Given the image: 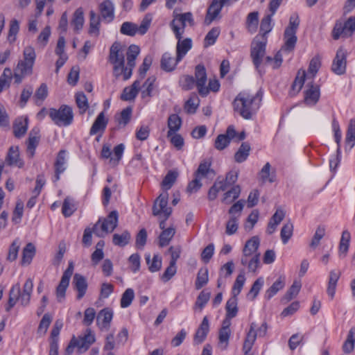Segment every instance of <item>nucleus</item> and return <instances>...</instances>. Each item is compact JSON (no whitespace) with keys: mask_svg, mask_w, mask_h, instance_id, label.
<instances>
[{"mask_svg":"<svg viewBox=\"0 0 355 355\" xmlns=\"http://www.w3.org/2000/svg\"><path fill=\"white\" fill-rule=\"evenodd\" d=\"M263 92L259 89L255 95L240 92L234 98L232 105L234 110L246 120L251 119L260 107Z\"/></svg>","mask_w":355,"mask_h":355,"instance_id":"1","label":"nucleus"},{"mask_svg":"<svg viewBox=\"0 0 355 355\" xmlns=\"http://www.w3.org/2000/svg\"><path fill=\"white\" fill-rule=\"evenodd\" d=\"M168 193L166 191L159 194V196L154 200L152 211L153 215L162 218L159 221V228L166 230V221L172 214V208L168 207Z\"/></svg>","mask_w":355,"mask_h":355,"instance_id":"2","label":"nucleus"},{"mask_svg":"<svg viewBox=\"0 0 355 355\" xmlns=\"http://www.w3.org/2000/svg\"><path fill=\"white\" fill-rule=\"evenodd\" d=\"M52 121L59 127H67L73 121L72 107L67 105H62L58 109L51 107L48 112Z\"/></svg>","mask_w":355,"mask_h":355,"instance_id":"3","label":"nucleus"},{"mask_svg":"<svg viewBox=\"0 0 355 355\" xmlns=\"http://www.w3.org/2000/svg\"><path fill=\"white\" fill-rule=\"evenodd\" d=\"M124 48L119 42H114L110 49L109 62L113 64V74L119 78L124 67Z\"/></svg>","mask_w":355,"mask_h":355,"instance_id":"4","label":"nucleus"},{"mask_svg":"<svg viewBox=\"0 0 355 355\" xmlns=\"http://www.w3.org/2000/svg\"><path fill=\"white\" fill-rule=\"evenodd\" d=\"M266 44L267 38H264L263 40L257 41L254 40L250 49V57L252 58V63L261 76L265 73V71H263L261 68V65L263 61V58L266 52Z\"/></svg>","mask_w":355,"mask_h":355,"instance_id":"5","label":"nucleus"},{"mask_svg":"<svg viewBox=\"0 0 355 355\" xmlns=\"http://www.w3.org/2000/svg\"><path fill=\"white\" fill-rule=\"evenodd\" d=\"M355 32V17H350L343 23L340 20H336L331 31V37L338 40L341 36L348 37L353 35Z\"/></svg>","mask_w":355,"mask_h":355,"instance_id":"6","label":"nucleus"},{"mask_svg":"<svg viewBox=\"0 0 355 355\" xmlns=\"http://www.w3.org/2000/svg\"><path fill=\"white\" fill-rule=\"evenodd\" d=\"M171 28L174 33L175 38L178 40L176 46L177 62H180L187 52L191 49L192 40L191 38L182 40L183 31H180V26L178 25H175L174 21L171 24Z\"/></svg>","mask_w":355,"mask_h":355,"instance_id":"7","label":"nucleus"},{"mask_svg":"<svg viewBox=\"0 0 355 355\" xmlns=\"http://www.w3.org/2000/svg\"><path fill=\"white\" fill-rule=\"evenodd\" d=\"M23 60L18 62L16 71L28 76L31 75L36 59L34 48L31 46H26L23 51Z\"/></svg>","mask_w":355,"mask_h":355,"instance_id":"8","label":"nucleus"},{"mask_svg":"<svg viewBox=\"0 0 355 355\" xmlns=\"http://www.w3.org/2000/svg\"><path fill=\"white\" fill-rule=\"evenodd\" d=\"M243 203L241 200L235 202L229 209L230 219L226 223L225 232L228 235H232L237 232L239 227V220L241 216L243 209Z\"/></svg>","mask_w":355,"mask_h":355,"instance_id":"9","label":"nucleus"},{"mask_svg":"<svg viewBox=\"0 0 355 355\" xmlns=\"http://www.w3.org/2000/svg\"><path fill=\"white\" fill-rule=\"evenodd\" d=\"M347 52L340 46L338 49L331 64V71L336 75L341 76L346 73Z\"/></svg>","mask_w":355,"mask_h":355,"instance_id":"10","label":"nucleus"},{"mask_svg":"<svg viewBox=\"0 0 355 355\" xmlns=\"http://www.w3.org/2000/svg\"><path fill=\"white\" fill-rule=\"evenodd\" d=\"M304 103L308 107L315 106L320 98V87L313 83H308L304 91Z\"/></svg>","mask_w":355,"mask_h":355,"instance_id":"11","label":"nucleus"},{"mask_svg":"<svg viewBox=\"0 0 355 355\" xmlns=\"http://www.w3.org/2000/svg\"><path fill=\"white\" fill-rule=\"evenodd\" d=\"M74 265L73 261H69L67 269L64 271L60 282L56 287V297L59 301L64 299L66 295V291L69 285L70 279L73 275Z\"/></svg>","mask_w":355,"mask_h":355,"instance_id":"12","label":"nucleus"},{"mask_svg":"<svg viewBox=\"0 0 355 355\" xmlns=\"http://www.w3.org/2000/svg\"><path fill=\"white\" fill-rule=\"evenodd\" d=\"M140 49L138 46L132 44L127 51V66L124 65L123 68V79L124 80H128L132 73V70L135 66V60L139 55Z\"/></svg>","mask_w":355,"mask_h":355,"instance_id":"13","label":"nucleus"},{"mask_svg":"<svg viewBox=\"0 0 355 355\" xmlns=\"http://www.w3.org/2000/svg\"><path fill=\"white\" fill-rule=\"evenodd\" d=\"M194 78L196 80L198 94L202 97L207 96L209 94V90L205 85L207 80V75L206 69L203 64H199L196 66Z\"/></svg>","mask_w":355,"mask_h":355,"instance_id":"14","label":"nucleus"},{"mask_svg":"<svg viewBox=\"0 0 355 355\" xmlns=\"http://www.w3.org/2000/svg\"><path fill=\"white\" fill-rule=\"evenodd\" d=\"M101 218V222L99 225L101 227L100 232L104 235L112 232L118 225L119 214L116 210H113L105 218Z\"/></svg>","mask_w":355,"mask_h":355,"instance_id":"15","label":"nucleus"},{"mask_svg":"<svg viewBox=\"0 0 355 355\" xmlns=\"http://www.w3.org/2000/svg\"><path fill=\"white\" fill-rule=\"evenodd\" d=\"M72 285L77 291L76 300H81L86 294L88 284L87 279L83 275L75 273L73 277Z\"/></svg>","mask_w":355,"mask_h":355,"instance_id":"16","label":"nucleus"},{"mask_svg":"<svg viewBox=\"0 0 355 355\" xmlns=\"http://www.w3.org/2000/svg\"><path fill=\"white\" fill-rule=\"evenodd\" d=\"M5 162L8 166H17L19 168L24 167V162L20 158L19 148L11 146L8 149Z\"/></svg>","mask_w":355,"mask_h":355,"instance_id":"17","label":"nucleus"},{"mask_svg":"<svg viewBox=\"0 0 355 355\" xmlns=\"http://www.w3.org/2000/svg\"><path fill=\"white\" fill-rule=\"evenodd\" d=\"M101 218H98V221L94 225L92 228L86 227L83 232V244L85 247H89L92 243V232L98 237H104V234L98 230Z\"/></svg>","mask_w":355,"mask_h":355,"instance_id":"18","label":"nucleus"},{"mask_svg":"<svg viewBox=\"0 0 355 355\" xmlns=\"http://www.w3.org/2000/svg\"><path fill=\"white\" fill-rule=\"evenodd\" d=\"M209 332V323L207 316H205L197 329L194 337L193 343L194 345L201 344L207 338V334Z\"/></svg>","mask_w":355,"mask_h":355,"instance_id":"19","label":"nucleus"},{"mask_svg":"<svg viewBox=\"0 0 355 355\" xmlns=\"http://www.w3.org/2000/svg\"><path fill=\"white\" fill-rule=\"evenodd\" d=\"M40 140V128L34 127L30 132L27 144V153L30 157H34L35 149L39 144Z\"/></svg>","mask_w":355,"mask_h":355,"instance_id":"20","label":"nucleus"},{"mask_svg":"<svg viewBox=\"0 0 355 355\" xmlns=\"http://www.w3.org/2000/svg\"><path fill=\"white\" fill-rule=\"evenodd\" d=\"M103 19L111 22L114 18V6L111 0H105L99 5Z\"/></svg>","mask_w":355,"mask_h":355,"instance_id":"21","label":"nucleus"},{"mask_svg":"<svg viewBox=\"0 0 355 355\" xmlns=\"http://www.w3.org/2000/svg\"><path fill=\"white\" fill-rule=\"evenodd\" d=\"M108 123V119L105 117L104 112H101L96 116L90 130L89 135H94L98 132L103 133Z\"/></svg>","mask_w":355,"mask_h":355,"instance_id":"22","label":"nucleus"},{"mask_svg":"<svg viewBox=\"0 0 355 355\" xmlns=\"http://www.w3.org/2000/svg\"><path fill=\"white\" fill-rule=\"evenodd\" d=\"M223 7L220 5L218 0H212L211 4L207 8V14L205 18V23L209 25L220 14Z\"/></svg>","mask_w":355,"mask_h":355,"instance_id":"23","label":"nucleus"},{"mask_svg":"<svg viewBox=\"0 0 355 355\" xmlns=\"http://www.w3.org/2000/svg\"><path fill=\"white\" fill-rule=\"evenodd\" d=\"M140 81L136 80L130 87H125L121 95V99L124 101L134 100L139 92Z\"/></svg>","mask_w":355,"mask_h":355,"instance_id":"24","label":"nucleus"},{"mask_svg":"<svg viewBox=\"0 0 355 355\" xmlns=\"http://www.w3.org/2000/svg\"><path fill=\"white\" fill-rule=\"evenodd\" d=\"M212 162L211 159H205L200 163L198 169L194 173L195 177L200 179L207 178L209 173L215 174L214 169L211 168Z\"/></svg>","mask_w":355,"mask_h":355,"instance_id":"25","label":"nucleus"},{"mask_svg":"<svg viewBox=\"0 0 355 355\" xmlns=\"http://www.w3.org/2000/svg\"><path fill=\"white\" fill-rule=\"evenodd\" d=\"M270 164L269 162H266L261 168V170L260 171V172L259 173V178L263 183H265L266 182L273 183L276 181V171L273 169L272 171H270Z\"/></svg>","mask_w":355,"mask_h":355,"instance_id":"26","label":"nucleus"},{"mask_svg":"<svg viewBox=\"0 0 355 355\" xmlns=\"http://www.w3.org/2000/svg\"><path fill=\"white\" fill-rule=\"evenodd\" d=\"M182 120L180 116L177 114H172L168 118L167 126L168 130L167 132V137H170L173 133L178 132L181 128Z\"/></svg>","mask_w":355,"mask_h":355,"instance_id":"27","label":"nucleus"},{"mask_svg":"<svg viewBox=\"0 0 355 355\" xmlns=\"http://www.w3.org/2000/svg\"><path fill=\"white\" fill-rule=\"evenodd\" d=\"M132 115V107L128 106L120 112V114H116L114 119L118 123L119 128L125 127L130 121Z\"/></svg>","mask_w":355,"mask_h":355,"instance_id":"28","label":"nucleus"},{"mask_svg":"<svg viewBox=\"0 0 355 355\" xmlns=\"http://www.w3.org/2000/svg\"><path fill=\"white\" fill-rule=\"evenodd\" d=\"M340 272L339 271L331 270L329 272L328 286L327 293L332 300L336 293L337 282L340 278Z\"/></svg>","mask_w":355,"mask_h":355,"instance_id":"29","label":"nucleus"},{"mask_svg":"<svg viewBox=\"0 0 355 355\" xmlns=\"http://www.w3.org/2000/svg\"><path fill=\"white\" fill-rule=\"evenodd\" d=\"M84 21L85 19L83 8H78L75 10L71 21V25L73 26L75 33H78L83 28Z\"/></svg>","mask_w":355,"mask_h":355,"instance_id":"30","label":"nucleus"},{"mask_svg":"<svg viewBox=\"0 0 355 355\" xmlns=\"http://www.w3.org/2000/svg\"><path fill=\"white\" fill-rule=\"evenodd\" d=\"M20 291L19 284L12 286L10 288L9 292V299L5 306V309L7 312H9L16 304L17 300L19 299Z\"/></svg>","mask_w":355,"mask_h":355,"instance_id":"31","label":"nucleus"},{"mask_svg":"<svg viewBox=\"0 0 355 355\" xmlns=\"http://www.w3.org/2000/svg\"><path fill=\"white\" fill-rule=\"evenodd\" d=\"M101 20L94 10L89 12V34L91 35L98 36L100 34Z\"/></svg>","mask_w":355,"mask_h":355,"instance_id":"32","label":"nucleus"},{"mask_svg":"<svg viewBox=\"0 0 355 355\" xmlns=\"http://www.w3.org/2000/svg\"><path fill=\"white\" fill-rule=\"evenodd\" d=\"M284 44L282 46L281 51L284 52L291 53L292 52L295 47L297 37L296 36V33H286L284 32Z\"/></svg>","mask_w":355,"mask_h":355,"instance_id":"33","label":"nucleus"},{"mask_svg":"<svg viewBox=\"0 0 355 355\" xmlns=\"http://www.w3.org/2000/svg\"><path fill=\"white\" fill-rule=\"evenodd\" d=\"M306 79V73L303 71L302 73L298 71L294 81L292 83L290 95L295 96L302 89Z\"/></svg>","mask_w":355,"mask_h":355,"instance_id":"34","label":"nucleus"},{"mask_svg":"<svg viewBox=\"0 0 355 355\" xmlns=\"http://www.w3.org/2000/svg\"><path fill=\"white\" fill-rule=\"evenodd\" d=\"M285 286V277L279 276L272 285L266 291L265 297L270 300L277 292Z\"/></svg>","mask_w":355,"mask_h":355,"instance_id":"35","label":"nucleus"},{"mask_svg":"<svg viewBox=\"0 0 355 355\" xmlns=\"http://www.w3.org/2000/svg\"><path fill=\"white\" fill-rule=\"evenodd\" d=\"M200 99L195 92L190 94L189 99L185 102L184 109L187 114H195L199 106Z\"/></svg>","mask_w":355,"mask_h":355,"instance_id":"36","label":"nucleus"},{"mask_svg":"<svg viewBox=\"0 0 355 355\" xmlns=\"http://www.w3.org/2000/svg\"><path fill=\"white\" fill-rule=\"evenodd\" d=\"M351 234L348 230H343L339 243L338 251L340 257H345L349 247Z\"/></svg>","mask_w":355,"mask_h":355,"instance_id":"37","label":"nucleus"},{"mask_svg":"<svg viewBox=\"0 0 355 355\" xmlns=\"http://www.w3.org/2000/svg\"><path fill=\"white\" fill-rule=\"evenodd\" d=\"M260 241L258 236H254L248 240L243 250V253L245 256H251L258 250Z\"/></svg>","mask_w":355,"mask_h":355,"instance_id":"38","label":"nucleus"},{"mask_svg":"<svg viewBox=\"0 0 355 355\" xmlns=\"http://www.w3.org/2000/svg\"><path fill=\"white\" fill-rule=\"evenodd\" d=\"M35 247L32 243H28L22 251L21 265L30 264L35 254Z\"/></svg>","mask_w":355,"mask_h":355,"instance_id":"39","label":"nucleus"},{"mask_svg":"<svg viewBox=\"0 0 355 355\" xmlns=\"http://www.w3.org/2000/svg\"><path fill=\"white\" fill-rule=\"evenodd\" d=\"M250 151V146L248 142H243L234 155V159L238 163L245 162Z\"/></svg>","mask_w":355,"mask_h":355,"instance_id":"40","label":"nucleus"},{"mask_svg":"<svg viewBox=\"0 0 355 355\" xmlns=\"http://www.w3.org/2000/svg\"><path fill=\"white\" fill-rule=\"evenodd\" d=\"M131 234L128 230H124L121 234H114L112 236V243L114 245L125 247L130 241Z\"/></svg>","mask_w":355,"mask_h":355,"instance_id":"41","label":"nucleus"},{"mask_svg":"<svg viewBox=\"0 0 355 355\" xmlns=\"http://www.w3.org/2000/svg\"><path fill=\"white\" fill-rule=\"evenodd\" d=\"M175 234V230L172 227L164 230L159 236V245L162 248L168 245Z\"/></svg>","mask_w":355,"mask_h":355,"instance_id":"42","label":"nucleus"},{"mask_svg":"<svg viewBox=\"0 0 355 355\" xmlns=\"http://www.w3.org/2000/svg\"><path fill=\"white\" fill-rule=\"evenodd\" d=\"M179 62H177V59L174 61V59L168 53H165L162 55L161 59V67L166 71H172L175 69L176 65Z\"/></svg>","mask_w":355,"mask_h":355,"instance_id":"43","label":"nucleus"},{"mask_svg":"<svg viewBox=\"0 0 355 355\" xmlns=\"http://www.w3.org/2000/svg\"><path fill=\"white\" fill-rule=\"evenodd\" d=\"M241 193L239 185H234L229 191L224 193L222 202L225 204H230L237 199Z\"/></svg>","mask_w":355,"mask_h":355,"instance_id":"44","label":"nucleus"},{"mask_svg":"<svg viewBox=\"0 0 355 355\" xmlns=\"http://www.w3.org/2000/svg\"><path fill=\"white\" fill-rule=\"evenodd\" d=\"M346 145L349 146V149L352 148L355 145V119L349 120L345 137Z\"/></svg>","mask_w":355,"mask_h":355,"instance_id":"45","label":"nucleus"},{"mask_svg":"<svg viewBox=\"0 0 355 355\" xmlns=\"http://www.w3.org/2000/svg\"><path fill=\"white\" fill-rule=\"evenodd\" d=\"M209 281L208 269L207 267L199 269L196 280L195 282V288L197 290L201 289L205 286Z\"/></svg>","mask_w":355,"mask_h":355,"instance_id":"46","label":"nucleus"},{"mask_svg":"<svg viewBox=\"0 0 355 355\" xmlns=\"http://www.w3.org/2000/svg\"><path fill=\"white\" fill-rule=\"evenodd\" d=\"M273 15H272V12H270V15H267L261 19L260 32L262 33V40H263L264 38H267L266 35L272 29V17Z\"/></svg>","mask_w":355,"mask_h":355,"instance_id":"47","label":"nucleus"},{"mask_svg":"<svg viewBox=\"0 0 355 355\" xmlns=\"http://www.w3.org/2000/svg\"><path fill=\"white\" fill-rule=\"evenodd\" d=\"M259 24V12L257 11L250 12L246 19V28L252 33L257 31Z\"/></svg>","mask_w":355,"mask_h":355,"instance_id":"48","label":"nucleus"},{"mask_svg":"<svg viewBox=\"0 0 355 355\" xmlns=\"http://www.w3.org/2000/svg\"><path fill=\"white\" fill-rule=\"evenodd\" d=\"M145 259L146 263L148 265V269L151 272H157L161 269L162 259L158 254H155L153 256V261L150 264V254L149 253L145 254Z\"/></svg>","mask_w":355,"mask_h":355,"instance_id":"49","label":"nucleus"},{"mask_svg":"<svg viewBox=\"0 0 355 355\" xmlns=\"http://www.w3.org/2000/svg\"><path fill=\"white\" fill-rule=\"evenodd\" d=\"M237 297L232 296L227 302L225 306L226 316L227 318H234L238 313Z\"/></svg>","mask_w":355,"mask_h":355,"instance_id":"50","label":"nucleus"},{"mask_svg":"<svg viewBox=\"0 0 355 355\" xmlns=\"http://www.w3.org/2000/svg\"><path fill=\"white\" fill-rule=\"evenodd\" d=\"M76 210L73 199L66 197L63 201L62 207V214L66 218L70 217Z\"/></svg>","mask_w":355,"mask_h":355,"instance_id":"51","label":"nucleus"},{"mask_svg":"<svg viewBox=\"0 0 355 355\" xmlns=\"http://www.w3.org/2000/svg\"><path fill=\"white\" fill-rule=\"evenodd\" d=\"M180 87L184 91H189L196 86V80L193 76L190 75H184L179 80Z\"/></svg>","mask_w":355,"mask_h":355,"instance_id":"52","label":"nucleus"},{"mask_svg":"<svg viewBox=\"0 0 355 355\" xmlns=\"http://www.w3.org/2000/svg\"><path fill=\"white\" fill-rule=\"evenodd\" d=\"M113 318V312L109 308L103 309L97 315V321H101L104 327L109 326Z\"/></svg>","mask_w":355,"mask_h":355,"instance_id":"53","label":"nucleus"},{"mask_svg":"<svg viewBox=\"0 0 355 355\" xmlns=\"http://www.w3.org/2000/svg\"><path fill=\"white\" fill-rule=\"evenodd\" d=\"M66 153L67 151L65 150H60L58 152L54 162V170L64 172L67 164Z\"/></svg>","mask_w":355,"mask_h":355,"instance_id":"54","label":"nucleus"},{"mask_svg":"<svg viewBox=\"0 0 355 355\" xmlns=\"http://www.w3.org/2000/svg\"><path fill=\"white\" fill-rule=\"evenodd\" d=\"M220 35V28L218 27L212 28L206 35L204 40V46L208 47L214 45Z\"/></svg>","mask_w":355,"mask_h":355,"instance_id":"55","label":"nucleus"},{"mask_svg":"<svg viewBox=\"0 0 355 355\" xmlns=\"http://www.w3.org/2000/svg\"><path fill=\"white\" fill-rule=\"evenodd\" d=\"M300 288L301 284L300 282H294L291 286L286 291L285 295L283 296L282 302H287L291 301L299 293Z\"/></svg>","mask_w":355,"mask_h":355,"instance_id":"56","label":"nucleus"},{"mask_svg":"<svg viewBox=\"0 0 355 355\" xmlns=\"http://www.w3.org/2000/svg\"><path fill=\"white\" fill-rule=\"evenodd\" d=\"M28 130V119L24 121H19L13 125V133L15 137L21 138L23 137Z\"/></svg>","mask_w":355,"mask_h":355,"instance_id":"57","label":"nucleus"},{"mask_svg":"<svg viewBox=\"0 0 355 355\" xmlns=\"http://www.w3.org/2000/svg\"><path fill=\"white\" fill-rule=\"evenodd\" d=\"M263 284L264 280L263 277H259L257 279L247 295L248 297L251 300H254L257 297L260 290L263 286Z\"/></svg>","mask_w":355,"mask_h":355,"instance_id":"58","label":"nucleus"},{"mask_svg":"<svg viewBox=\"0 0 355 355\" xmlns=\"http://www.w3.org/2000/svg\"><path fill=\"white\" fill-rule=\"evenodd\" d=\"M178 176V173L175 171H169L162 182V186L166 189H170Z\"/></svg>","mask_w":355,"mask_h":355,"instance_id":"59","label":"nucleus"},{"mask_svg":"<svg viewBox=\"0 0 355 355\" xmlns=\"http://www.w3.org/2000/svg\"><path fill=\"white\" fill-rule=\"evenodd\" d=\"M48 96V87L46 83H42L35 91L34 98L37 105H40Z\"/></svg>","mask_w":355,"mask_h":355,"instance_id":"60","label":"nucleus"},{"mask_svg":"<svg viewBox=\"0 0 355 355\" xmlns=\"http://www.w3.org/2000/svg\"><path fill=\"white\" fill-rule=\"evenodd\" d=\"M135 297V293L132 288H127L122 294L120 305L121 308H127L130 306Z\"/></svg>","mask_w":355,"mask_h":355,"instance_id":"61","label":"nucleus"},{"mask_svg":"<svg viewBox=\"0 0 355 355\" xmlns=\"http://www.w3.org/2000/svg\"><path fill=\"white\" fill-rule=\"evenodd\" d=\"M19 31V23L16 19H13L10 21L9 31L8 34V40L12 43L16 40V36Z\"/></svg>","mask_w":355,"mask_h":355,"instance_id":"62","label":"nucleus"},{"mask_svg":"<svg viewBox=\"0 0 355 355\" xmlns=\"http://www.w3.org/2000/svg\"><path fill=\"white\" fill-rule=\"evenodd\" d=\"M76 103L80 110L81 114L85 113L89 107L87 98L83 92H78L76 94Z\"/></svg>","mask_w":355,"mask_h":355,"instance_id":"63","label":"nucleus"},{"mask_svg":"<svg viewBox=\"0 0 355 355\" xmlns=\"http://www.w3.org/2000/svg\"><path fill=\"white\" fill-rule=\"evenodd\" d=\"M293 225L291 223L284 225L281 230L280 236L284 244H286L293 235Z\"/></svg>","mask_w":355,"mask_h":355,"instance_id":"64","label":"nucleus"}]
</instances>
